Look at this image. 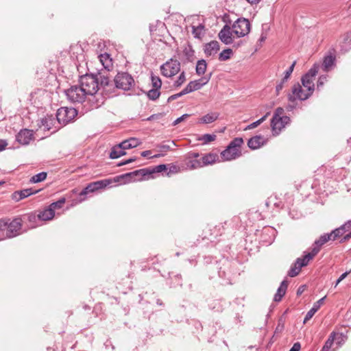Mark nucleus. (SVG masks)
Segmentation results:
<instances>
[{"label": "nucleus", "instance_id": "cd10ccee", "mask_svg": "<svg viewBox=\"0 0 351 351\" xmlns=\"http://www.w3.org/2000/svg\"><path fill=\"white\" fill-rule=\"evenodd\" d=\"M125 154L126 152L122 149L119 144H118L112 147L109 156L112 159H116Z\"/></svg>", "mask_w": 351, "mask_h": 351}, {"label": "nucleus", "instance_id": "680f3d73", "mask_svg": "<svg viewBox=\"0 0 351 351\" xmlns=\"http://www.w3.org/2000/svg\"><path fill=\"white\" fill-rule=\"evenodd\" d=\"M189 117V114H184L183 115H182L181 117H178V119H176L173 122V125H178V123H181L182 121H183L186 117Z\"/></svg>", "mask_w": 351, "mask_h": 351}, {"label": "nucleus", "instance_id": "c03bdc74", "mask_svg": "<svg viewBox=\"0 0 351 351\" xmlns=\"http://www.w3.org/2000/svg\"><path fill=\"white\" fill-rule=\"evenodd\" d=\"M301 268H302L301 267H300L298 265H295V263L294 265L293 266H291V267L289 270L288 275L290 277H295V276H298L299 274V273L300 272Z\"/></svg>", "mask_w": 351, "mask_h": 351}, {"label": "nucleus", "instance_id": "423d86ee", "mask_svg": "<svg viewBox=\"0 0 351 351\" xmlns=\"http://www.w3.org/2000/svg\"><path fill=\"white\" fill-rule=\"evenodd\" d=\"M115 88L123 90H130L134 84L132 76L126 72H120L114 77V82H112Z\"/></svg>", "mask_w": 351, "mask_h": 351}, {"label": "nucleus", "instance_id": "58836bf2", "mask_svg": "<svg viewBox=\"0 0 351 351\" xmlns=\"http://www.w3.org/2000/svg\"><path fill=\"white\" fill-rule=\"evenodd\" d=\"M232 50L231 49H226L223 50L219 55V60L220 61H226L230 58L232 54Z\"/></svg>", "mask_w": 351, "mask_h": 351}, {"label": "nucleus", "instance_id": "9b49d317", "mask_svg": "<svg viewBox=\"0 0 351 351\" xmlns=\"http://www.w3.org/2000/svg\"><path fill=\"white\" fill-rule=\"evenodd\" d=\"M311 96V92L305 93L302 86L296 83L292 87V94L288 95V100L293 102L296 99L304 101Z\"/></svg>", "mask_w": 351, "mask_h": 351}, {"label": "nucleus", "instance_id": "c9c22d12", "mask_svg": "<svg viewBox=\"0 0 351 351\" xmlns=\"http://www.w3.org/2000/svg\"><path fill=\"white\" fill-rule=\"evenodd\" d=\"M346 233V230L343 229L342 226L340 227L335 229L329 234H331L332 241H335L338 238H340Z\"/></svg>", "mask_w": 351, "mask_h": 351}, {"label": "nucleus", "instance_id": "e433bc0d", "mask_svg": "<svg viewBox=\"0 0 351 351\" xmlns=\"http://www.w3.org/2000/svg\"><path fill=\"white\" fill-rule=\"evenodd\" d=\"M47 173L46 172H40L38 173L34 176H33L30 180L29 182L31 183H38L42 181H44L47 178Z\"/></svg>", "mask_w": 351, "mask_h": 351}, {"label": "nucleus", "instance_id": "f704fd0d", "mask_svg": "<svg viewBox=\"0 0 351 351\" xmlns=\"http://www.w3.org/2000/svg\"><path fill=\"white\" fill-rule=\"evenodd\" d=\"M335 332H332V333H330L329 337L326 341L321 351H330V350L333 344V342L335 340Z\"/></svg>", "mask_w": 351, "mask_h": 351}, {"label": "nucleus", "instance_id": "9d476101", "mask_svg": "<svg viewBox=\"0 0 351 351\" xmlns=\"http://www.w3.org/2000/svg\"><path fill=\"white\" fill-rule=\"evenodd\" d=\"M56 123L58 124L56 117H54L52 114H47L39 121L38 123V126L39 128H42L45 131H49L53 130L51 133H54L61 127L60 125H56Z\"/></svg>", "mask_w": 351, "mask_h": 351}, {"label": "nucleus", "instance_id": "aec40b11", "mask_svg": "<svg viewBox=\"0 0 351 351\" xmlns=\"http://www.w3.org/2000/svg\"><path fill=\"white\" fill-rule=\"evenodd\" d=\"M219 50V44L217 40H212L205 44L204 51L206 56L215 55Z\"/></svg>", "mask_w": 351, "mask_h": 351}, {"label": "nucleus", "instance_id": "f03ea898", "mask_svg": "<svg viewBox=\"0 0 351 351\" xmlns=\"http://www.w3.org/2000/svg\"><path fill=\"white\" fill-rule=\"evenodd\" d=\"M22 220L16 217L11 220L9 218L0 219V229L4 231L6 230L5 237L10 239L15 237L21 233Z\"/></svg>", "mask_w": 351, "mask_h": 351}, {"label": "nucleus", "instance_id": "e2e57ef3", "mask_svg": "<svg viewBox=\"0 0 351 351\" xmlns=\"http://www.w3.org/2000/svg\"><path fill=\"white\" fill-rule=\"evenodd\" d=\"M326 81V76L322 75L319 77L317 83V88L319 89L324 85V82Z\"/></svg>", "mask_w": 351, "mask_h": 351}, {"label": "nucleus", "instance_id": "de8ad7c7", "mask_svg": "<svg viewBox=\"0 0 351 351\" xmlns=\"http://www.w3.org/2000/svg\"><path fill=\"white\" fill-rule=\"evenodd\" d=\"M215 138H216L215 134H205L202 136L200 140H202L204 142V143L206 144L211 141H215Z\"/></svg>", "mask_w": 351, "mask_h": 351}, {"label": "nucleus", "instance_id": "b1692460", "mask_svg": "<svg viewBox=\"0 0 351 351\" xmlns=\"http://www.w3.org/2000/svg\"><path fill=\"white\" fill-rule=\"evenodd\" d=\"M263 145V136H255L250 138L247 141V146L251 149H256L261 147Z\"/></svg>", "mask_w": 351, "mask_h": 351}, {"label": "nucleus", "instance_id": "5701e85b", "mask_svg": "<svg viewBox=\"0 0 351 351\" xmlns=\"http://www.w3.org/2000/svg\"><path fill=\"white\" fill-rule=\"evenodd\" d=\"M288 287V282L287 280H284L278 289H277V292L274 295V300L275 302H280L281 301L282 297L285 295L286 291Z\"/></svg>", "mask_w": 351, "mask_h": 351}, {"label": "nucleus", "instance_id": "ea45409f", "mask_svg": "<svg viewBox=\"0 0 351 351\" xmlns=\"http://www.w3.org/2000/svg\"><path fill=\"white\" fill-rule=\"evenodd\" d=\"M186 81V74L184 71L180 73L178 79L174 82L173 86L175 88L180 87Z\"/></svg>", "mask_w": 351, "mask_h": 351}, {"label": "nucleus", "instance_id": "a878e982", "mask_svg": "<svg viewBox=\"0 0 351 351\" xmlns=\"http://www.w3.org/2000/svg\"><path fill=\"white\" fill-rule=\"evenodd\" d=\"M55 212L49 206L45 208L38 215L39 219L42 221H48L53 218Z\"/></svg>", "mask_w": 351, "mask_h": 351}, {"label": "nucleus", "instance_id": "6e6552de", "mask_svg": "<svg viewBox=\"0 0 351 351\" xmlns=\"http://www.w3.org/2000/svg\"><path fill=\"white\" fill-rule=\"evenodd\" d=\"M250 23L245 18H239L232 25L234 34L241 38L247 35L250 31Z\"/></svg>", "mask_w": 351, "mask_h": 351}, {"label": "nucleus", "instance_id": "49530a36", "mask_svg": "<svg viewBox=\"0 0 351 351\" xmlns=\"http://www.w3.org/2000/svg\"><path fill=\"white\" fill-rule=\"evenodd\" d=\"M96 191L94 186H93V183L88 184L80 193V197L85 196L90 193H93Z\"/></svg>", "mask_w": 351, "mask_h": 351}, {"label": "nucleus", "instance_id": "864d4df0", "mask_svg": "<svg viewBox=\"0 0 351 351\" xmlns=\"http://www.w3.org/2000/svg\"><path fill=\"white\" fill-rule=\"evenodd\" d=\"M184 95H186V93H185V92H184V89H183L180 93L174 94V95H171L170 97H169V98L167 99V102L169 103L171 101L177 99L178 98H179V97H182V96H183Z\"/></svg>", "mask_w": 351, "mask_h": 351}, {"label": "nucleus", "instance_id": "bf43d9fd", "mask_svg": "<svg viewBox=\"0 0 351 351\" xmlns=\"http://www.w3.org/2000/svg\"><path fill=\"white\" fill-rule=\"evenodd\" d=\"M284 329V321L282 318L278 320V324L276 328L275 332H281Z\"/></svg>", "mask_w": 351, "mask_h": 351}, {"label": "nucleus", "instance_id": "6ab92c4d", "mask_svg": "<svg viewBox=\"0 0 351 351\" xmlns=\"http://www.w3.org/2000/svg\"><path fill=\"white\" fill-rule=\"evenodd\" d=\"M326 296H324L317 300L316 302L313 304V307L307 312L304 319V324L306 323L308 320H310L315 313L320 308L321 306L323 304Z\"/></svg>", "mask_w": 351, "mask_h": 351}, {"label": "nucleus", "instance_id": "20e7f679", "mask_svg": "<svg viewBox=\"0 0 351 351\" xmlns=\"http://www.w3.org/2000/svg\"><path fill=\"white\" fill-rule=\"evenodd\" d=\"M146 174L144 169H141L117 176L114 178V182H121L128 184L132 182L141 181L146 179Z\"/></svg>", "mask_w": 351, "mask_h": 351}, {"label": "nucleus", "instance_id": "5fc2aeb1", "mask_svg": "<svg viewBox=\"0 0 351 351\" xmlns=\"http://www.w3.org/2000/svg\"><path fill=\"white\" fill-rule=\"evenodd\" d=\"M128 141L130 142V144H132L131 147L132 148L136 147L141 143V141L136 138H128Z\"/></svg>", "mask_w": 351, "mask_h": 351}, {"label": "nucleus", "instance_id": "72a5a7b5", "mask_svg": "<svg viewBox=\"0 0 351 351\" xmlns=\"http://www.w3.org/2000/svg\"><path fill=\"white\" fill-rule=\"evenodd\" d=\"M183 53L188 61H193L195 57V51L193 50L191 45H188V46L184 49Z\"/></svg>", "mask_w": 351, "mask_h": 351}, {"label": "nucleus", "instance_id": "6e6d98bb", "mask_svg": "<svg viewBox=\"0 0 351 351\" xmlns=\"http://www.w3.org/2000/svg\"><path fill=\"white\" fill-rule=\"evenodd\" d=\"M160 152H167L171 149V146L166 143L160 144L157 146Z\"/></svg>", "mask_w": 351, "mask_h": 351}, {"label": "nucleus", "instance_id": "473e14b6", "mask_svg": "<svg viewBox=\"0 0 351 351\" xmlns=\"http://www.w3.org/2000/svg\"><path fill=\"white\" fill-rule=\"evenodd\" d=\"M207 68V64L205 60H199L196 64V73L198 75H202L205 73Z\"/></svg>", "mask_w": 351, "mask_h": 351}, {"label": "nucleus", "instance_id": "3c124183", "mask_svg": "<svg viewBox=\"0 0 351 351\" xmlns=\"http://www.w3.org/2000/svg\"><path fill=\"white\" fill-rule=\"evenodd\" d=\"M296 64V62L294 61L291 65L289 66V68L288 69H287L285 71V75H284V81H287L288 79L290 77L293 71V69H294V66Z\"/></svg>", "mask_w": 351, "mask_h": 351}, {"label": "nucleus", "instance_id": "603ef678", "mask_svg": "<svg viewBox=\"0 0 351 351\" xmlns=\"http://www.w3.org/2000/svg\"><path fill=\"white\" fill-rule=\"evenodd\" d=\"M318 72V68L315 66L308 70L304 75H308L310 78L313 79Z\"/></svg>", "mask_w": 351, "mask_h": 351}, {"label": "nucleus", "instance_id": "37998d69", "mask_svg": "<svg viewBox=\"0 0 351 351\" xmlns=\"http://www.w3.org/2000/svg\"><path fill=\"white\" fill-rule=\"evenodd\" d=\"M187 166L189 167L191 169H197L204 167L202 159L191 160L187 163Z\"/></svg>", "mask_w": 351, "mask_h": 351}, {"label": "nucleus", "instance_id": "393cba45", "mask_svg": "<svg viewBox=\"0 0 351 351\" xmlns=\"http://www.w3.org/2000/svg\"><path fill=\"white\" fill-rule=\"evenodd\" d=\"M335 64V56L328 55L324 58L322 62V69L324 71L328 72Z\"/></svg>", "mask_w": 351, "mask_h": 351}, {"label": "nucleus", "instance_id": "09e8293b", "mask_svg": "<svg viewBox=\"0 0 351 351\" xmlns=\"http://www.w3.org/2000/svg\"><path fill=\"white\" fill-rule=\"evenodd\" d=\"M283 112H284V110L282 108H277L275 110V112L273 115V117H272V122H275L277 120V118H280L282 116L283 114ZM274 125H276V124L274 123H273Z\"/></svg>", "mask_w": 351, "mask_h": 351}, {"label": "nucleus", "instance_id": "2f4dec72", "mask_svg": "<svg viewBox=\"0 0 351 351\" xmlns=\"http://www.w3.org/2000/svg\"><path fill=\"white\" fill-rule=\"evenodd\" d=\"M99 58L104 67L109 71L112 66V59L110 58V55L108 53L101 54Z\"/></svg>", "mask_w": 351, "mask_h": 351}, {"label": "nucleus", "instance_id": "ddd939ff", "mask_svg": "<svg viewBox=\"0 0 351 351\" xmlns=\"http://www.w3.org/2000/svg\"><path fill=\"white\" fill-rule=\"evenodd\" d=\"M233 29L231 30V27L226 24L219 32L218 36L223 43L225 45H230L233 43Z\"/></svg>", "mask_w": 351, "mask_h": 351}, {"label": "nucleus", "instance_id": "774afa93", "mask_svg": "<svg viewBox=\"0 0 351 351\" xmlns=\"http://www.w3.org/2000/svg\"><path fill=\"white\" fill-rule=\"evenodd\" d=\"M300 343L297 342L293 344L292 348L289 350V351H300Z\"/></svg>", "mask_w": 351, "mask_h": 351}, {"label": "nucleus", "instance_id": "2eb2a0df", "mask_svg": "<svg viewBox=\"0 0 351 351\" xmlns=\"http://www.w3.org/2000/svg\"><path fill=\"white\" fill-rule=\"evenodd\" d=\"M231 263L228 260H223V261L221 263V265L218 268V273L220 278L230 280L232 274L231 270Z\"/></svg>", "mask_w": 351, "mask_h": 351}, {"label": "nucleus", "instance_id": "f257e3e1", "mask_svg": "<svg viewBox=\"0 0 351 351\" xmlns=\"http://www.w3.org/2000/svg\"><path fill=\"white\" fill-rule=\"evenodd\" d=\"M80 86L90 96L89 101L92 107L97 108L110 97L114 91V85L108 76L99 73L98 75L85 74L80 76Z\"/></svg>", "mask_w": 351, "mask_h": 351}, {"label": "nucleus", "instance_id": "8fccbe9b", "mask_svg": "<svg viewBox=\"0 0 351 351\" xmlns=\"http://www.w3.org/2000/svg\"><path fill=\"white\" fill-rule=\"evenodd\" d=\"M192 34H193L195 38H200L202 30L204 29V26L199 25L197 27L193 26Z\"/></svg>", "mask_w": 351, "mask_h": 351}, {"label": "nucleus", "instance_id": "39448f33", "mask_svg": "<svg viewBox=\"0 0 351 351\" xmlns=\"http://www.w3.org/2000/svg\"><path fill=\"white\" fill-rule=\"evenodd\" d=\"M77 115V111L74 108L61 107L57 110L56 117L58 124L62 126L73 121Z\"/></svg>", "mask_w": 351, "mask_h": 351}, {"label": "nucleus", "instance_id": "7ed1b4c3", "mask_svg": "<svg viewBox=\"0 0 351 351\" xmlns=\"http://www.w3.org/2000/svg\"><path fill=\"white\" fill-rule=\"evenodd\" d=\"M243 143L242 138H234L221 153V158L225 160H231L239 157L241 155V147Z\"/></svg>", "mask_w": 351, "mask_h": 351}, {"label": "nucleus", "instance_id": "a211bd4d", "mask_svg": "<svg viewBox=\"0 0 351 351\" xmlns=\"http://www.w3.org/2000/svg\"><path fill=\"white\" fill-rule=\"evenodd\" d=\"M276 230L271 227L265 228L262 231V241L266 244H271L275 238Z\"/></svg>", "mask_w": 351, "mask_h": 351}, {"label": "nucleus", "instance_id": "c756f323", "mask_svg": "<svg viewBox=\"0 0 351 351\" xmlns=\"http://www.w3.org/2000/svg\"><path fill=\"white\" fill-rule=\"evenodd\" d=\"M167 170V165L165 164L157 165L152 168H145V174L149 176L153 173H160Z\"/></svg>", "mask_w": 351, "mask_h": 351}, {"label": "nucleus", "instance_id": "412c9836", "mask_svg": "<svg viewBox=\"0 0 351 351\" xmlns=\"http://www.w3.org/2000/svg\"><path fill=\"white\" fill-rule=\"evenodd\" d=\"M329 241H332L331 234L329 233L324 234L321 235L318 239L315 241L312 249L317 250L318 254L322 246Z\"/></svg>", "mask_w": 351, "mask_h": 351}, {"label": "nucleus", "instance_id": "7c9ffc66", "mask_svg": "<svg viewBox=\"0 0 351 351\" xmlns=\"http://www.w3.org/2000/svg\"><path fill=\"white\" fill-rule=\"evenodd\" d=\"M112 182H114V179L113 180L105 179V180H102L93 182L92 183H93V186H94L95 191H97L99 189H104V188L108 186Z\"/></svg>", "mask_w": 351, "mask_h": 351}, {"label": "nucleus", "instance_id": "79ce46f5", "mask_svg": "<svg viewBox=\"0 0 351 351\" xmlns=\"http://www.w3.org/2000/svg\"><path fill=\"white\" fill-rule=\"evenodd\" d=\"M65 202L66 199L64 197H62L57 202L51 203L49 206L55 212L56 209L61 208L63 206Z\"/></svg>", "mask_w": 351, "mask_h": 351}, {"label": "nucleus", "instance_id": "338daca9", "mask_svg": "<svg viewBox=\"0 0 351 351\" xmlns=\"http://www.w3.org/2000/svg\"><path fill=\"white\" fill-rule=\"evenodd\" d=\"M341 226L346 230V232L350 231V230L351 229V219L347 221L345 223H343Z\"/></svg>", "mask_w": 351, "mask_h": 351}, {"label": "nucleus", "instance_id": "052dcab7", "mask_svg": "<svg viewBox=\"0 0 351 351\" xmlns=\"http://www.w3.org/2000/svg\"><path fill=\"white\" fill-rule=\"evenodd\" d=\"M132 144H130V142L128 139L125 140L119 143V145L122 147V149L125 151V149H131L132 148L131 147Z\"/></svg>", "mask_w": 351, "mask_h": 351}, {"label": "nucleus", "instance_id": "4be33fe9", "mask_svg": "<svg viewBox=\"0 0 351 351\" xmlns=\"http://www.w3.org/2000/svg\"><path fill=\"white\" fill-rule=\"evenodd\" d=\"M219 116V113L217 112H211L206 115L202 117L199 121L198 123L201 124H208L212 123L215 122Z\"/></svg>", "mask_w": 351, "mask_h": 351}, {"label": "nucleus", "instance_id": "a18cd8bd", "mask_svg": "<svg viewBox=\"0 0 351 351\" xmlns=\"http://www.w3.org/2000/svg\"><path fill=\"white\" fill-rule=\"evenodd\" d=\"M152 86L154 88L160 89L162 82L159 77L152 75L151 76Z\"/></svg>", "mask_w": 351, "mask_h": 351}, {"label": "nucleus", "instance_id": "1a4fd4ad", "mask_svg": "<svg viewBox=\"0 0 351 351\" xmlns=\"http://www.w3.org/2000/svg\"><path fill=\"white\" fill-rule=\"evenodd\" d=\"M160 71L164 76L173 77L180 71V62L171 58L160 66Z\"/></svg>", "mask_w": 351, "mask_h": 351}, {"label": "nucleus", "instance_id": "0e129e2a", "mask_svg": "<svg viewBox=\"0 0 351 351\" xmlns=\"http://www.w3.org/2000/svg\"><path fill=\"white\" fill-rule=\"evenodd\" d=\"M278 120H280L281 123L283 124V128L285 126V125L288 124L290 122V118L287 116H282L278 119Z\"/></svg>", "mask_w": 351, "mask_h": 351}, {"label": "nucleus", "instance_id": "a19ab883", "mask_svg": "<svg viewBox=\"0 0 351 351\" xmlns=\"http://www.w3.org/2000/svg\"><path fill=\"white\" fill-rule=\"evenodd\" d=\"M279 118H277L276 121L274 122L276 125H274L272 122V119L271 120V127L272 129L273 132L276 134H278L279 132L283 128V124L281 123L280 120H278Z\"/></svg>", "mask_w": 351, "mask_h": 351}, {"label": "nucleus", "instance_id": "69168bd1", "mask_svg": "<svg viewBox=\"0 0 351 351\" xmlns=\"http://www.w3.org/2000/svg\"><path fill=\"white\" fill-rule=\"evenodd\" d=\"M162 117V114L160 113H158V114H152L151 116H149V117H147L146 119H145V121H152V120H154V119H159Z\"/></svg>", "mask_w": 351, "mask_h": 351}, {"label": "nucleus", "instance_id": "0eeeda50", "mask_svg": "<svg viewBox=\"0 0 351 351\" xmlns=\"http://www.w3.org/2000/svg\"><path fill=\"white\" fill-rule=\"evenodd\" d=\"M66 98L72 103H82L85 101L88 95L83 90L80 85L72 86L64 90Z\"/></svg>", "mask_w": 351, "mask_h": 351}, {"label": "nucleus", "instance_id": "dca6fc26", "mask_svg": "<svg viewBox=\"0 0 351 351\" xmlns=\"http://www.w3.org/2000/svg\"><path fill=\"white\" fill-rule=\"evenodd\" d=\"M32 138V131L28 129H23L16 135V141L23 145H28Z\"/></svg>", "mask_w": 351, "mask_h": 351}, {"label": "nucleus", "instance_id": "4468645a", "mask_svg": "<svg viewBox=\"0 0 351 351\" xmlns=\"http://www.w3.org/2000/svg\"><path fill=\"white\" fill-rule=\"evenodd\" d=\"M40 191V189L34 190L32 188L16 191L12 194V199L15 202H19L32 195L38 193Z\"/></svg>", "mask_w": 351, "mask_h": 351}, {"label": "nucleus", "instance_id": "f8f14e48", "mask_svg": "<svg viewBox=\"0 0 351 351\" xmlns=\"http://www.w3.org/2000/svg\"><path fill=\"white\" fill-rule=\"evenodd\" d=\"M212 73H209L208 75L204 76L197 80L191 81L184 88V92H185L186 95L188 93L200 89L203 86H204L209 82Z\"/></svg>", "mask_w": 351, "mask_h": 351}, {"label": "nucleus", "instance_id": "f3484780", "mask_svg": "<svg viewBox=\"0 0 351 351\" xmlns=\"http://www.w3.org/2000/svg\"><path fill=\"white\" fill-rule=\"evenodd\" d=\"M317 254V250L315 249H312L311 251L305 255H304L301 258H298L295 261V265H298L301 267L306 266L314 256Z\"/></svg>", "mask_w": 351, "mask_h": 351}, {"label": "nucleus", "instance_id": "4d7b16f0", "mask_svg": "<svg viewBox=\"0 0 351 351\" xmlns=\"http://www.w3.org/2000/svg\"><path fill=\"white\" fill-rule=\"evenodd\" d=\"M269 114V112L267 113L266 114H265L263 117H262L258 120L253 122L252 123V126L254 127V128H256L258 125H259L261 123H262L266 119V118L267 117Z\"/></svg>", "mask_w": 351, "mask_h": 351}, {"label": "nucleus", "instance_id": "13d9d810", "mask_svg": "<svg viewBox=\"0 0 351 351\" xmlns=\"http://www.w3.org/2000/svg\"><path fill=\"white\" fill-rule=\"evenodd\" d=\"M287 81H284V77L281 80V81L276 85V95H278L280 90H282L283 87H284V84L285 82H287Z\"/></svg>", "mask_w": 351, "mask_h": 351}, {"label": "nucleus", "instance_id": "4c0bfd02", "mask_svg": "<svg viewBox=\"0 0 351 351\" xmlns=\"http://www.w3.org/2000/svg\"><path fill=\"white\" fill-rule=\"evenodd\" d=\"M160 89L154 88L149 90L146 93L147 97L152 101H156L160 95Z\"/></svg>", "mask_w": 351, "mask_h": 351}, {"label": "nucleus", "instance_id": "bb28decb", "mask_svg": "<svg viewBox=\"0 0 351 351\" xmlns=\"http://www.w3.org/2000/svg\"><path fill=\"white\" fill-rule=\"evenodd\" d=\"M302 86L306 88L308 92H311L313 94L315 90V85L313 79L310 78L308 75H303L301 79Z\"/></svg>", "mask_w": 351, "mask_h": 351}, {"label": "nucleus", "instance_id": "c85d7f7f", "mask_svg": "<svg viewBox=\"0 0 351 351\" xmlns=\"http://www.w3.org/2000/svg\"><path fill=\"white\" fill-rule=\"evenodd\" d=\"M218 155L214 153H209L204 155L201 159L204 166L212 165L218 160Z\"/></svg>", "mask_w": 351, "mask_h": 351}]
</instances>
